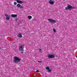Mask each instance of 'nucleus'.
I'll list each match as a JSON object with an SVG mask.
<instances>
[{
	"label": "nucleus",
	"instance_id": "obj_1",
	"mask_svg": "<svg viewBox=\"0 0 77 77\" xmlns=\"http://www.w3.org/2000/svg\"><path fill=\"white\" fill-rule=\"evenodd\" d=\"M13 60L15 63H18L21 61V59L19 57H14V58Z\"/></svg>",
	"mask_w": 77,
	"mask_h": 77
},
{
	"label": "nucleus",
	"instance_id": "obj_2",
	"mask_svg": "<svg viewBox=\"0 0 77 77\" xmlns=\"http://www.w3.org/2000/svg\"><path fill=\"white\" fill-rule=\"evenodd\" d=\"M24 49V45H20V46L19 47V50L21 52V53L23 54V49Z\"/></svg>",
	"mask_w": 77,
	"mask_h": 77
},
{
	"label": "nucleus",
	"instance_id": "obj_3",
	"mask_svg": "<svg viewBox=\"0 0 77 77\" xmlns=\"http://www.w3.org/2000/svg\"><path fill=\"white\" fill-rule=\"evenodd\" d=\"M48 20L51 23V24H55L56 22L55 20L53 19H48Z\"/></svg>",
	"mask_w": 77,
	"mask_h": 77
},
{
	"label": "nucleus",
	"instance_id": "obj_4",
	"mask_svg": "<svg viewBox=\"0 0 77 77\" xmlns=\"http://www.w3.org/2000/svg\"><path fill=\"white\" fill-rule=\"evenodd\" d=\"M4 15L6 17L5 19L7 20H10V16L8 15L7 14H4Z\"/></svg>",
	"mask_w": 77,
	"mask_h": 77
},
{
	"label": "nucleus",
	"instance_id": "obj_5",
	"mask_svg": "<svg viewBox=\"0 0 77 77\" xmlns=\"http://www.w3.org/2000/svg\"><path fill=\"white\" fill-rule=\"evenodd\" d=\"M72 6H71V5H69L68 6H67V8H65V9L66 10H71V9H72Z\"/></svg>",
	"mask_w": 77,
	"mask_h": 77
},
{
	"label": "nucleus",
	"instance_id": "obj_6",
	"mask_svg": "<svg viewBox=\"0 0 77 77\" xmlns=\"http://www.w3.org/2000/svg\"><path fill=\"white\" fill-rule=\"evenodd\" d=\"M48 58H50V59H52V58H54V55H50L48 54Z\"/></svg>",
	"mask_w": 77,
	"mask_h": 77
},
{
	"label": "nucleus",
	"instance_id": "obj_7",
	"mask_svg": "<svg viewBox=\"0 0 77 77\" xmlns=\"http://www.w3.org/2000/svg\"><path fill=\"white\" fill-rule=\"evenodd\" d=\"M15 1L17 2L18 3H20V4H23V3H24L23 2L20 0H15Z\"/></svg>",
	"mask_w": 77,
	"mask_h": 77
},
{
	"label": "nucleus",
	"instance_id": "obj_8",
	"mask_svg": "<svg viewBox=\"0 0 77 77\" xmlns=\"http://www.w3.org/2000/svg\"><path fill=\"white\" fill-rule=\"evenodd\" d=\"M17 6L18 8L20 7V8H24V6H21V5L20 4H18L17 5Z\"/></svg>",
	"mask_w": 77,
	"mask_h": 77
},
{
	"label": "nucleus",
	"instance_id": "obj_9",
	"mask_svg": "<svg viewBox=\"0 0 77 77\" xmlns=\"http://www.w3.org/2000/svg\"><path fill=\"white\" fill-rule=\"evenodd\" d=\"M49 4H50L51 5H53L54 3V2L53 1H50L49 2Z\"/></svg>",
	"mask_w": 77,
	"mask_h": 77
},
{
	"label": "nucleus",
	"instance_id": "obj_10",
	"mask_svg": "<svg viewBox=\"0 0 77 77\" xmlns=\"http://www.w3.org/2000/svg\"><path fill=\"white\" fill-rule=\"evenodd\" d=\"M17 36L19 37V38H23V36H22V35L21 34H19L17 35Z\"/></svg>",
	"mask_w": 77,
	"mask_h": 77
},
{
	"label": "nucleus",
	"instance_id": "obj_11",
	"mask_svg": "<svg viewBox=\"0 0 77 77\" xmlns=\"http://www.w3.org/2000/svg\"><path fill=\"white\" fill-rule=\"evenodd\" d=\"M11 17H17V14H11Z\"/></svg>",
	"mask_w": 77,
	"mask_h": 77
},
{
	"label": "nucleus",
	"instance_id": "obj_12",
	"mask_svg": "<svg viewBox=\"0 0 77 77\" xmlns=\"http://www.w3.org/2000/svg\"><path fill=\"white\" fill-rule=\"evenodd\" d=\"M28 18L29 19H32V17L31 16H29L28 17Z\"/></svg>",
	"mask_w": 77,
	"mask_h": 77
},
{
	"label": "nucleus",
	"instance_id": "obj_13",
	"mask_svg": "<svg viewBox=\"0 0 77 77\" xmlns=\"http://www.w3.org/2000/svg\"><path fill=\"white\" fill-rule=\"evenodd\" d=\"M53 31L54 32V33H55V32H56V29H54V28L53 29Z\"/></svg>",
	"mask_w": 77,
	"mask_h": 77
},
{
	"label": "nucleus",
	"instance_id": "obj_14",
	"mask_svg": "<svg viewBox=\"0 0 77 77\" xmlns=\"http://www.w3.org/2000/svg\"><path fill=\"white\" fill-rule=\"evenodd\" d=\"M46 69H48V70L49 69V68L48 67H46Z\"/></svg>",
	"mask_w": 77,
	"mask_h": 77
},
{
	"label": "nucleus",
	"instance_id": "obj_15",
	"mask_svg": "<svg viewBox=\"0 0 77 77\" xmlns=\"http://www.w3.org/2000/svg\"><path fill=\"white\" fill-rule=\"evenodd\" d=\"M17 5V2H14V5Z\"/></svg>",
	"mask_w": 77,
	"mask_h": 77
},
{
	"label": "nucleus",
	"instance_id": "obj_16",
	"mask_svg": "<svg viewBox=\"0 0 77 77\" xmlns=\"http://www.w3.org/2000/svg\"><path fill=\"white\" fill-rule=\"evenodd\" d=\"M48 71H49V72H51V70L49 69L48 70Z\"/></svg>",
	"mask_w": 77,
	"mask_h": 77
},
{
	"label": "nucleus",
	"instance_id": "obj_17",
	"mask_svg": "<svg viewBox=\"0 0 77 77\" xmlns=\"http://www.w3.org/2000/svg\"><path fill=\"white\" fill-rule=\"evenodd\" d=\"M38 62H39V63H41V62H42V61H38Z\"/></svg>",
	"mask_w": 77,
	"mask_h": 77
},
{
	"label": "nucleus",
	"instance_id": "obj_18",
	"mask_svg": "<svg viewBox=\"0 0 77 77\" xmlns=\"http://www.w3.org/2000/svg\"><path fill=\"white\" fill-rule=\"evenodd\" d=\"M39 51H41V50H42V49H39Z\"/></svg>",
	"mask_w": 77,
	"mask_h": 77
},
{
	"label": "nucleus",
	"instance_id": "obj_19",
	"mask_svg": "<svg viewBox=\"0 0 77 77\" xmlns=\"http://www.w3.org/2000/svg\"><path fill=\"white\" fill-rule=\"evenodd\" d=\"M15 20L16 21H17L18 20V19H17V18L15 19Z\"/></svg>",
	"mask_w": 77,
	"mask_h": 77
},
{
	"label": "nucleus",
	"instance_id": "obj_20",
	"mask_svg": "<svg viewBox=\"0 0 77 77\" xmlns=\"http://www.w3.org/2000/svg\"><path fill=\"white\" fill-rule=\"evenodd\" d=\"M36 72H39V71H38V70H37L36 71Z\"/></svg>",
	"mask_w": 77,
	"mask_h": 77
},
{
	"label": "nucleus",
	"instance_id": "obj_21",
	"mask_svg": "<svg viewBox=\"0 0 77 77\" xmlns=\"http://www.w3.org/2000/svg\"><path fill=\"white\" fill-rule=\"evenodd\" d=\"M50 1H52L53 0H49Z\"/></svg>",
	"mask_w": 77,
	"mask_h": 77
},
{
	"label": "nucleus",
	"instance_id": "obj_22",
	"mask_svg": "<svg viewBox=\"0 0 77 77\" xmlns=\"http://www.w3.org/2000/svg\"><path fill=\"white\" fill-rule=\"evenodd\" d=\"M74 8V7H73V8Z\"/></svg>",
	"mask_w": 77,
	"mask_h": 77
}]
</instances>
